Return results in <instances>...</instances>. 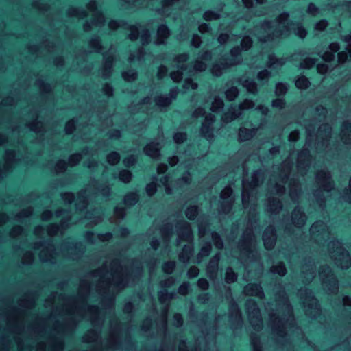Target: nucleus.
Segmentation results:
<instances>
[{
  "label": "nucleus",
  "mask_w": 351,
  "mask_h": 351,
  "mask_svg": "<svg viewBox=\"0 0 351 351\" xmlns=\"http://www.w3.org/2000/svg\"><path fill=\"white\" fill-rule=\"evenodd\" d=\"M291 32L300 38L306 35V29L300 23L289 21L288 14H281L278 19L272 22H265L260 27H256L254 34L262 43L273 41L274 38L286 37Z\"/></svg>",
  "instance_id": "nucleus-1"
},
{
  "label": "nucleus",
  "mask_w": 351,
  "mask_h": 351,
  "mask_svg": "<svg viewBox=\"0 0 351 351\" xmlns=\"http://www.w3.org/2000/svg\"><path fill=\"white\" fill-rule=\"evenodd\" d=\"M230 317L232 320L238 324H241L242 322L241 313L237 304H232L230 306Z\"/></svg>",
  "instance_id": "nucleus-29"
},
{
  "label": "nucleus",
  "mask_w": 351,
  "mask_h": 351,
  "mask_svg": "<svg viewBox=\"0 0 351 351\" xmlns=\"http://www.w3.org/2000/svg\"><path fill=\"white\" fill-rule=\"evenodd\" d=\"M239 95V90L237 87H231L226 91V97L229 101H233Z\"/></svg>",
  "instance_id": "nucleus-40"
},
{
  "label": "nucleus",
  "mask_w": 351,
  "mask_h": 351,
  "mask_svg": "<svg viewBox=\"0 0 351 351\" xmlns=\"http://www.w3.org/2000/svg\"><path fill=\"white\" fill-rule=\"evenodd\" d=\"M211 250V244L210 243H206L201 249L199 253L197 256V262L200 263L202 258L208 256Z\"/></svg>",
  "instance_id": "nucleus-34"
},
{
  "label": "nucleus",
  "mask_w": 351,
  "mask_h": 351,
  "mask_svg": "<svg viewBox=\"0 0 351 351\" xmlns=\"http://www.w3.org/2000/svg\"><path fill=\"white\" fill-rule=\"evenodd\" d=\"M329 49L330 51L319 53V56L326 62H330L335 59V53L339 49V45L338 43H332L329 46Z\"/></svg>",
  "instance_id": "nucleus-22"
},
{
  "label": "nucleus",
  "mask_w": 351,
  "mask_h": 351,
  "mask_svg": "<svg viewBox=\"0 0 351 351\" xmlns=\"http://www.w3.org/2000/svg\"><path fill=\"white\" fill-rule=\"evenodd\" d=\"M89 45L93 51L99 53L101 52L102 47L97 36L93 37L90 39Z\"/></svg>",
  "instance_id": "nucleus-36"
},
{
  "label": "nucleus",
  "mask_w": 351,
  "mask_h": 351,
  "mask_svg": "<svg viewBox=\"0 0 351 351\" xmlns=\"http://www.w3.org/2000/svg\"><path fill=\"white\" fill-rule=\"evenodd\" d=\"M287 90V86L284 83H278L276 86V94L277 95H282Z\"/></svg>",
  "instance_id": "nucleus-55"
},
{
  "label": "nucleus",
  "mask_w": 351,
  "mask_h": 351,
  "mask_svg": "<svg viewBox=\"0 0 351 351\" xmlns=\"http://www.w3.org/2000/svg\"><path fill=\"white\" fill-rule=\"evenodd\" d=\"M219 261V256L218 254H216L209 262L207 266V273L208 276L210 278H213L216 276L218 262Z\"/></svg>",
  "instance_id": "nucleus-27"
},
{
  "label": "nucleus",
  "mask_w": 351,
  "mask_h": 351,
  "mask_svg": "<svg viewBox=\"0 0 351 351\" xmlns=\"http://www.w3.org/2000/svg\"><path fill=\"white\" fill-rule=\"evenodd\" d=\"M212 53L210 51H205L200 57L199 59L197 60L195 62L190 66L189 71H203L206 69V64L204 61H208L211 59Z\"/></svg>",
  "instance_id": "nucleus-15"
},
{
  "label": "nucleus",
  "mask_w": 351,
  "mask_h": 351,
  "mask_svg": "<svg viewBox=\"0 0 351 351\" xmlns=\"http://www.w3.org/2000/svg\"><path fill=\"white\" fill-rule=\"evenodd\" d=\"M189 55L182 53L176 57L175 61L178 63L179 70L171 73V78L176 82H179L182 78V73L188 69V66L184 64L187 61Z\"/></svg>",
  "instance_id": "nucleus-11"
},
{
  "label": "nucleus",
  "mask_w": 351,
  "mask_h": 351,
  "mask_svg": "<svg viewBox=\"0 0 351 351\" xmlns=\"http://www.w3.org/2000/svg\"><path fill=\"white\" fill-rule=\"evenodd\" d=\"M184 88L185 89H192L195 90L197 88V84L195 82H193V80L190 78H187L184 81Z\"/></svg>",
  "instance_id": "nucleus-62"
},
{
  "label": "nucleus",
  "mask_w": 351,
  "mask_h": 351,
  "mask_svg": "<svg viewBox=\"0 0 351 351\" xmlns=\"http://www.w3.org/2000/svg\"><path fill=\"white\" fill-rule=\"evenodd\" d=\"M212 239H213L214 244L217 248L221 249L223 247V241L217 233H216V232L212 233Z\"/></svg>",
  "instance_id": "nucleus-52"
},
{
  "label": "nucleus",
  "mask_w": 351,
  "mask_h": 351,
  "mask_svg": "<svg viewBox=\"0 0 351 351\" xmlns=\"http://www.w3.org/2000/svg\"><path fill=\"white\" fill-rule=\"evenodd\" d=\"M308 80L304 76H300L295 80V86L300 89H305L309 86Z\"/></svg>",
  "instance_id": "nucleus-38"
},
{
  "label": "nucleus",
  "mask_w": 351,
  "mask_h": 351,
  "mask_svg": "<svg viewBox=\"0 0 351 351\" xmlns=\"http://www.w3.org/2000/svg\"><path fill=\"white\" fill-rule=\"evenodd\" d=\"M256 128L247 129L245 128H241L239 132V138L241 141H245L250 139L256 132Z\"/></svg>",
  "instance_id": "nucleus-28"
},
{
  "label": "nucleus",
  "mask_w": 351,
  "mask_h": 351,
  "mask_svg": "<svg viewBox=\"0 0 351 351\" xmlns=\"http://www.w3.org/2000/svg\"><path fill=\"white\" fill-rule=\"evenodd\" d=\"M246 308L251 324L255 329H259L262 325V319L256 303L254 300H250L246 304Z\"/></svg>",
  "instance_id": "nucleus-9"
},
{
  "label": "nucleus",
  "mask_w": 351,
  "mask_h": 351,
  "mask_svg": "<svg viewBox=\"0 0 351 351\" xmlns=\"http://www.w3.org/2000/svg\"><path fill=\"white\" fill-rule=\"evenodd\" d=\"M316 62V59L307 58L300 63V67L302 69H310L315 64Z\"/></svg>",
  "instance_id": "nucleus-48"
},
{
  "label": "nucleus",
  "mask_w": 351,
  "mask_h": 351,
  "mask_svg": "<svg viewBox=\"0 0 351 351\" xmlns=\"http://www.w3.org/2000/svg\"><path fill=\"white\" fill-rule=\"evenodd\" d=\"M223 100L218 97H215L214 99V101L212 103L210 110L213 112H217L219 110H221L223 108Z\"/></svg>",
  "instance_id": "nucleus-41"
},
{
  "label": "nucleus",
  "mask_w": 351,
  "mask_h": 351,
  "mask_svg": "<svg viewBox=\"0 0 351 351\" xmlns=\"http://www.w3.org/2000/svg\"><path fill=\"white\" fill-rule=\"evenodd\" d=\"M178 93L177 88H173L170 90V96L160 95L155 99L156 105L158 107H167L168 106L172 99L175 98Z\"/></svg>",
  "instance_id": "nucleus-18"
},
{
  "label": "nucleus",
  "mask_w": 351,
  "mask_h": 351,
  "mask_svg": "<svg viewBox=\"0 0 351 351\" xmlns=\"http://www.w3.org/2000/svg\"><path fill=\"white\" fill-rule=\"evenodd\" d=\"M341 140L346 144L351 142V122L345 121L341 125Z\"/></svg>",
  "instance_id": "nucleus-23"
},
{
  "label": "nucleus",
  "mask_w": 351,
  "mask_h": 351,
  "mask_svg": "<svg viewBox=\"0 0 351 351\" xmlns=\"http://www.w3.org/2000/svg\"><path fill=\"white\" fill-rule=\"evenodd\" d=\"M232 193V189L230 186H226L222 190L220 197L223 200V204L220 208V211L227 213L231 210L233 203Z\"/></svg>",
  "instance_id": "nucleus-13"
},
{
  "label": "nucleus",
  "mask_w": 351,
  "mask_h": 351,
  "mask_svg": "<svg viewBox=\"0 0 351 351\" xmlns=\"http://www.w3.org/2000/svg\"><path fill=\"white\" fill-rule=\"evenodd\" d=\"M62 198L66 204H71L75 202L76 208L80 210L85 209L88 205L86 190H82L80 191L76 199L72 193H62Z\"/></svg>",
  "instance_id": "nucleus-8"
},
{
  "label": "nucleus",
  "mask_w": 351,
  "mask_h": 351,
  "mask_svg": "<svg viewBox=\"0 0 351 351\" xmlns=\"http://www.w3.org/2000/svg\"><path fill=\"white\" fill-rule=\"evenodd\" d=\"M316 179L324 191L329 192L333 189L334 184L328 171L325 170L319 171L317 173Z\"/></svg>",
  "instance_id": "nucleus-14"
},
{
  "label": "nucleus",
  "mask_w": 351,
  "mask_h": 351,
  "mask_svg": "<svg viewBox=\"0 0 351 351\" xmlns=\"http://www.w3.org/2000/svg\"><path fill=\"white\" fill-rule=\"evenodd\" d=\"M67 167V162L64 160H59L56 165V171L58 173L64 172Z\"/></svg>",
  "instance_id": "nucleus-57"
},
{
  "label": "nucleus",
  "mask_w": 351,
  "mask_h": 351,
  "mask_svg": "<svg viewBox=\"0 0 351 351\" xmlns=\"http://www.w3.org/2000/svg\"><path fill=\"white\" fill-rule=\"evenodd\" d=\"M143 48H140L138 49V50L136 51V54H134V53H132L130 56V62H132L135 60H141L142 59H143Z\"/></svg>",
  "instance_id": "nucleus-59"
},
{
  "label": "nucleus",
  "mask_w": 351,
  "mask_h": 351,
  "mask_svg": "<svg viewBox=\"0 0 351 351\" xmlns=\"http://www.w3.org/2000/svg\"><path fill=\"white\" fill-rule=\"evenodd\" d=\"M179 1L180 0H165L162 2V14L166 16H171L172 14L171 10L176 7Z\"/></svg>",
  "instance_id": "nucleus-25"
},
{
  "label": "nucleus",
  "mask_w": 351,
  "mask_h": 351,
  "mask_svg": "<svg viewBox=\"0 0 351 351\" xmlns=\"http://www.w3.org/2000/svg\"><path fill=\"white\" fill-rule=\"evenodd\" d=\"M293 223L298 227L302 226L306 221V217L303 213L302 208L299 206L296 207L291 215Z\"/></svg>",
  "instance_id": "nucleus-21"
},
{
  "label": "nucleus",
  "mask_w": 351,
  "mask_h": 351,
  "mask_svg": "<svg viewBox=\"0 0 351 351\" xmlns=\"http://www.w3.org/2000/svg\"><path fill=\"white\" fill-rule=\"evenodd\" d=\"M186 138V134L184 132H177L174 135V141L176 143H181Z\"/></svg>",
  "instance_id": "nucleus-64"
},
{
  "label": "nucleus",
  "mask_w": 351,
  "mask_h": 351,
  "mask_svg": "<svg viewBox=\"0 0 351 351\" xmlns=\"http://www.w3.org/2000/svg\"><path fill=\"white\" fill-rule=\"evenodd\" d=\"M330 273L331 269L329 267H326L322 269V271L319 272V277L324 282H325L326 278Z\"/></svg>",
  "instance_id": "nucleus-63"
},
{
  "label": "nucleus",
  "mask_w": 351,
  "mask_h": 351,
  "mask_svg": "<svg viewBox=\"0 0 351 351\" xmlns=\"http://www.w3.org/2000/svg\"><path fill=\"white\" fill-rule=\"evenodd\" d=\"M138 37L141 38L142 45H146L149 41L150 34L149 30L143 28L141 25H132L130 27V34L129 38L132 40H136Z\"/></svg>",
  "instance_id": "nucleus-10"
},
{
  "label": "nucleus",
  "mask_w": 351,
  "mask_h": 351,
  "mask_svg": "<svg viewBox=\"0 0 351 351\" xmlns=\"http://www.w3.org/2000/svg\"><path fill=\"white\" fill-rule=\"evenodd\" d=\"M159 143L156 142L149 143L144 149L145 154L153 158H157L159 156Z\"/></svg>",
  "instance_id": "nucleus-24"
},
{
  "label": "nucleus",
  "mask_w": 351,
  "mask_h": 351,
  "mask_svg": "<svg viewBox=\"0 0 351 351\" xmlns=\"http://www.w3.org/2000/svg\"><path fill=\"white\" fill-rule=\"evenodd\" d=\"M269 210L272 213H278L282 208V203L276 198H269L267 202Z\"/></svg>",
  "instance_id": "nucleus-30"
},
{
  "label": "nucleus",
  "mask_w": 351,
  "mask_h": 351,
  "mask_svg": "<svg viewBox=\"0 0 351 351\" xmlns=\"http://www.w3.org/2000/svg\"><path fill=\"white\" fill-rule=\"evenodd\" d=\"M205 114V110L202 108H199L196 109L193 112V117H195L205 116V119L201 128V133L206 138L210 140L213 136L212 125L215 121V117L213 114L210 113L206 115Z\"/></svg>",
  "instance_id": "nucleus-6"
},
{
  "label": "nucleus",
  "mask_w": 351,
  "mask_h": 351,
  "mask_svg": "<svg viewBox=\"0 0 351 351\" xmlns=\"http://www.w3.org/2000/svg\"><path fill=\"white\" fill-rule=\"evenodd\" d=\"M324 226V223L322 221H319L313 223L310 229V232L312 235L316 234H322V232L319 230V228H322Z\"/></svg>",
  "instance_id": "nucleus-42"
},
{
  "label": "nucleus",
  "mask_w": 351,
  "mask_h": 351,
  "mask_svg": "<svg viewBox=\"0 0 351 351\" xmlns=\"http://www.w3.org/2000/svg\"><path fill=\"white\" fill-rule=\"evenodd\" d=\"M198 213L197 207L195 206H191L187 208L186 210V216L189 219H194Z\"/></svg>",
  "instance_id": "nucleus-47"
},
{
  "label": "nucleus",
  "mask_w": 351,
  "mask_h": 351,
  "mask_svg": "<svg viewBox=\"0 0 351 351\" xmlns=\"http://www.w3.org/2000/svg\"><path fill=\"white\" fill-rule=\"evenodd\" d=\"M332 245L336 247V250L330 252V254L335 260V264L342 269L350 267L351 266V258L348 251L342 247L339 241L334 242Z\"/></svg>",
  "instance_id": "nucleus-5"
},
{
  "label": "nucleus",
  "mask_w": 351,
  "mask_h": 351,
  "mask_svg": "<svg viewBox=\"0 0 351 351\" xmlns=\"http://www.w3.org/2000/svg\"><path fill=\"white\" fill-rule=\"evenodd\" d=\"M286 60L284 58H276L273 54H270L268 56V60L267 65L269 68H277L281 66L285 63Z\"/></svg>",
  "instance_id": "nucleus-31"
},
{
  "label": "nucleus",
  "mask_w": 351,
  "mask_h": 351,
  "mask_svg": "<svg viewBox=\"0 0 351 351\" xmlns=\"http://www.w3.org/2000/svg\"><path fill=\"white\" fill-rule=\"evenodd\" d=\"M98 192L104 197H108L110 195V188L105 184L98 188Z\"/></svg>",
  "instance_id": "nucleus-56"
},
{
  "label": "nucleus",
  "mask_w": 351,
  "mask_h": 351,
  "mask_svg": "<svg viewBox=\"0 0 351 351\" xmlns=\"http://www.w3.org/2000/svg\"><path fill=\"white\" fill-rule=\"evenodd\" d=\"M161 184L165 187V191L167 194H171L172 193V189L170 186V177L169 176H164L160 180Z\"/></svg>",
  "instance_id": "nucleus-50"
},
{
  "label": "nucleus",
  "mask_w": 351,
  "mask_h": 351,
  "mask_svg": "<svg viewBox=\"0 0 351 351\" xmlns=\"http://www.w3.org/2000/svg\"><path fill=\"white\" fill-rule=\"evenodd\" d=\"M82 160L81 154H75L71 155L69 158V164L71 166H75L79 163V162Z\"/></svg>",
  "instance_id": "nucleus-54"
},
{
  "label": "nucleus",
  "mask_w": 351,
  "mask_h": 351,
  "mask_svg": "<svg viewBox=\"0 0 351 351\" xmlns=\"http://www.w3.org/2000/svg\"><path fill=\"white\" fill-rule=\"evenodd\" d=\"M138 201V195L135 193H130L124 197V203L127 206H132Z\"/></svg>",
  "instance_id": "nucleus-35"
},
{
  "label": "nucleus",
  "mask_w": 351,
  "mask_h": 351,
  "mask_svg": "<svg viewBox=\"0 0 351 351\" xmlns=\"http://www.w3.org/2000/svg\"><path fill=\"white\" fill-rule=\"evenodd\" d=\"M276 235L273 227H268L264 231L263 234V241L266 249H272L275 245Z\"/></svg>",
  "instance_id": "nucleus-16"
},
{
  "label": "nucleus",
  "mask_w": 351,
  "mask_h": 351,
  "mask_svg": "<svg viewBox=\"0 0 351 351\" xmlns=\"http://www.w3.org/2000/svg\"><path fill=\"white\" fill-rule=\"evenodd\" d=\"M242 85L245 87L247 91L252 94L257 93L256 84L253 80L250 79H242Z\"/></svg>",
  "instance_id": "nucleus-33"
},
{
  "label": "nucleus",
  "mask_w": 351,
  "mask_h": 351,
  "mask_svg": "<svg viewBox=\"0 0 351 351\" xmlns=\"http://www.w3.org/2000/svg\"><path fill=\"white\" fill-rule=\"evenodd\" d=\"M176 266L175 261H167L164 263L162 270L167 274H171Z\"/></svg>",
  "instance_id": "nucleus-51"
},
{
  "label": "nucleus",
  "mask_w": 351,
  "mask_h": 351,
  "mask_svg": "<svg viewBox=\"0 0 351 351\" xmlns=\"http://www.w3.org/2000/svg\"><path fill=\"white\" fill-rule=\"evenodd\" d=\"M237 274L232 271V268L228 267L226 272V282L228 283H232L237 280Z\"/></svg>",
  "instance_id": "nucleus-45"
},
{
  "label": "nucleus",
  "mask_w": 351,
  "mask_h": 351,
  "mask_svg": "<svg viewBox=\"0 0 351 351\" xmlns=\"http://www.w3.org/2000/svg\"><path fill=\"white\" fill-rule=\"evenodd\" d=\"M104 58H105V64H104L105 70L107 73L106 75H109L110 73V69L112 66L114 58H113V57H108L107 56H105Z\"/></svg>",
  "instance_id": "nucleus-53"
},
{
  "label": "nucleus",
  "mask_w": 351,
  "mask_h": 351,
  "mask_svg": "<svg viewBox=\"0 0 351 351\" xmlns=\"http://www.w3.org/2000/svg\"><path fill=\"white\" fill-rule=\"evenodd\" d=\"M178 243L181 241H191L193 239V234L189 223L185 221L180 222L178 225Z\"/></svg>",
  "instance_id": "nucleus-12"
},
{
  "label": "nucleus",
  "mask_w": 351,
  "mask_h": 351,
  "mask_svg": "<svg viewBox=\"0 0 351 351\" xmlns=\"http://www.w3.org/2000/svg\"><path fill=\"white\" fill-rule=\"evenodd\" d=\"M169 35V30L168 27L165 25L159 26L157 31V40L156 43L157 45L164 44L166 38Z\"/></svg>",
  "instance_id": "nucleus-26"
},
{
  "label": "nucleus",
  "mask_w": 351,
  "mask_h": 351,
  "mask_svg": "<svg viewBox=\"0 0 351 351\" xmlns=\"http://www.w3.org/2000/svg\"><path fill=\"white\" fill-rule=\"evenodd\" d=\"M271 272L278 274L281 276H285L287 272L286 267L282 263H280L276 265L272 266L271 268Z\"/></svg>",
  "instance_id": "nucleus-39"
},
{
  "label": "nucleus",
  "mask_w": 351,
  "mask_h": 351,
  "mask_svg": "<svg viewBox=\"0 0 351 351\" xmlns=\"http://www.w3.org/2000/svg\"><path fill=\"white\" fill-rule=\"evenodd\" d=\"M193 253V247L191 245H184L179 255V259L183 263H187Z\"/></svg>",
  "instance_id": "nucleus-32"
},
{
  "label": "nucleus",
  "mask_w": 351,
  "mask_h": 351,
  "mask_svg": "<svg viewBox=\"0 0 351 351\" xmlns=\"http://www.w3.org/2000/svg\"><path fill=\"white\" fill-rule=\"evenodd\" d=\"M119 180L125 183H128L132 178V173L128 170H122L119 173Z\"/></svg>",
  "instance_id": "nucleus-49"
},
{
  "label": "nucleus",
  "mask_w": 351,
  "mask_h": 351,
  "mask_svg": "<svg viewBox=\"0 0 351 351\" xmlns=\"http://www.w3.org/2000/svg\"><path fill=\"white\" fill-rule=\"evenodd\" d=\"M75 121L74 119L69 121L65 125V132L66 134H72L75 128Z\"/></svg>",
  "instance_id": "nucleus-58"
},
{
  "label": "nucleus",
  "mask_w": 351,
  "mask_h": 351,
  "mask_svg": "<svg viewBox=\"0 0 351 351\" xmlns=\"http://www.w3.org/2000/svg\"><path fill=\"white\" fill-rule=\"evenodd\" d=\"M219 17V14L217 12L213 11H207L204 14V19L206 21L212 19H216Z\"/></svg>",
  "instance_id": "nucleus-61"
},
{
  "label": "nucleus",
  "mask_w": 351,
  "mask_h": 351,
  "mask_svg": "<svg viewBox=\"0 0 351 351\" xmlns=\"http://www.w3.org/2000/svg\"><path fill=\"white\" fill-rule=\"evenodd\" d=\"M137 73L134 69H130L123 73V77L125 80L131 82L136 78Z\"/></svg>",
  "instance_id": "nucleus-46"
},
{
  "label": "nucleus",
  "mask_w": 351,
  "mask_h": 351,
  "mask_svg": "<svg viewBox=\"0 0 351 351\" xmlns=\"http://www.w3.org/2000/svg\"><path fill=\"white\" fill-rule=\"evenodd\" d=\"M241 45L243 49H249L252 46L251 38L249 36H244L241 40Z\"/></svg>",
  "instance_id": "nucleus-60"
},
{
  "label": "nucleus",
  "mask_w": 351,
  "mask_h": 351,
  "mask_svg": "<svg viewBox=\"0 0 351 351\" xmlns=\"http://www.w3.org/2000/svg\"><path fill=\"white\" fill-rule=\"evenodd\" d=\"M263 178V173L261 170H257L252 174L250 182L245 178L243 179L242 203L245 208L248 206L252 191L259 185Z\"/></svg>",
  "instance_id": "nucleus-3"
},
{
  "label": "nucleus",
  "mask_w": 351,
  "mask_h": 351,
  "mask_svg": "<svg viewBox=\"0 0 351 351\" xmlns=\"http://www.w3.org/2000/svg\"><path fill=\"white\" fill-rule=\"evenodd\" d=\"M95 275L101 277L102 280H107L109 285H114L117 289H123L126 286L123 269L119 263L113 261L110 269L106 265L103 266L95 271Z\"/></svg>",
  "instance_id": "nucleus-2"
},
{
  "label": "nucleus",
  "mask_w": 351,
  "mask_h": 351,
  "mask_svg": "<svg viewBox=\"0 0 351 351\" xmlns=\"http://www.w3.org/2000/svg\"><path fill=\"white\" fill-rule=\"evenodd\" d=\"M62 225H58L56 223L50 224L47 226V232L49 235L54 236L57 234L61 229Z\"/></svg>",
  "instance_id": "nucleus-44"
},
{
  "label": "nucleus",
  "mask_w": 351,
  "mask_h": 351,
  "mask_svg": "<svg viewBox=\"0 0 351 351\" xmlns=\"http://www.w3.org/2000/svg\"><path fill=\"white\" fill-rule=\"evenodd\" d=\"M254 106V103L250 99H245L239 106H232L229 110L224 113L222 116V121L225 123H228L241 115L244 110L252 108Z\"/></svg>",
  "instance_id": "nucleus-7"
},
{
  "label": "nucleus",
  "mask_w": 351,
  "mask_h": 351,
  "mask_svg": "<svg viewBox=\"0 0 351 351\" xmlns=\"http://www.w3.org/2000/svg\"><path fill=\"white\" fill-rule=\"evenodd\" d=\"M172 298L173 294L169 293L167 290H161L158 293V298L162 304H165L166 302L171 300Z\"/></svg>",
  "instance_id": "nucleus-37"
},
{
  "label": "nucleus",
  "mask_w": 351,
  "mask_h": 351,
  "mask_svg": "<svg viewBox=\"0 0 351 351\" xmlns=\"http://www.w3.org/2000/svg\"><path fill=\"white\" fill-rule=\"evenodd\" d=\"M341 39L348 44V48L346 51H341L338 53V62L339 63H343L346 62L349 57L351 58V33L348 35L341 37Z\"/></svg>",
  "instance_id": "nucleus-19"
},
{
  "label": "nucleus",
  "mask_w": 351,
  "mask_h": 351,
  "mask_svg": "<svg viewBox=\"0 0 351 351\" xmlns=\"http://www.w3.org/2000/svg\"><path fill=\"white\" fill-rule=\"evenodd\" d=\"M119 160L120 156L116 152H111L107 156L108 162L112 165L117 164L119 162Z\"/></svg>",
  "instance_id": "nucleus-43"
},
{
  "label": "nucleus",
  "mask_w": 351,
  "mask_h": 351,
  "mask_svg": "<svg viewBox=\"0 0 351 351\" xmlns=\"http://www.w3.org/2000/svg\"><path fill=\"white\" fill-rule=\"evenodd\" d=\"M241 60V48L239 46L234 47L230 50V58L215 64L211 69L212 73L215 76H220L223 70L239 64Z\"/></svg>",
  "instance_id": "nucleus-4"
},
{
  "label": "nucleus",
  "mask_w": 351,
  "mask_h": 351,
  "mask_svg": "<svg viewBox=\"0 0 351 351\" xmlns=\"http://www.w3.org/2000/svg\"><path fill=\"white\" fill-rule=\"evenodd\" d=\"M88 9L90 12H93L95 19L93 23L97 26H103L105 23L104 14L97 10V3L95 1H91L88 5Z\"/></svg>",
  "instance_id": "nucleus-17"
},
{
  "label": "nucleus",
  "mask_w": 351,
  "mask_h": 351,
  "mask_svg": "<svg viewBox=\"0 0 351 351\" xmlns=\"http://www.w3.org/2000/svg\"><path fill=\"white\" fill-rule=\"evenodd\" d=\"M244 293L246 295H254L261 299H262L264 296V293L262 290V287L259 284H248L244 288Z\"/></svg>",
  "instance_id": "nucleus-20"
}]
</instances>
